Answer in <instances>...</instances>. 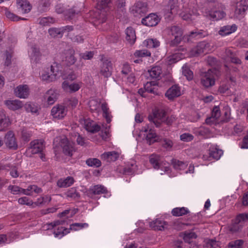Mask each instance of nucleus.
Returning <instances> with one entry per match:
<instances>
[{
    "instance_id": "obj_1",
    "label": "nucleus",
    "mask_w": 248,
    "mask_h": 248,
    "mask_svg": "<svg viewBox=\"0 0 248 248\" xmlns=\"http://www.w3.org/2000/svg\"><path fill=\"white\" fill-rule=\"evenodd\" d=\"M219 71L217 69H210L207 71L201 74V83L206 88L211 87L215 85V76H218Z\"/></svg>"
},
{
    "instance_id": "obj_2",
    "label": "nucleus",
    "mask_w": 248,
    "mask_h": 248,
    "mask_svg": "<svg viewBox=\"0 0 248 248\" xmlns=\"http://www.w3.org/2000/svg\"><path fill=\"white\" fill-rule=\"evenodd\" d=\"M100 74L104 78L110 77L112 75L113 67L112 63L109 59L104 55H100Z\"/></svg>"
},
{
    "instance_id": "obj_3",
    "label": "nucleus",
    "mask_w": 248,
    "mask_h": 248,
    "mask_svg": "<svg viewBox=\"0 0 248 248\" xmlns=\"http://www.w3.org/2000/svg\"><path fill=\"white\" fill-rule=\"evenodd\" d=\"M248 220V214H240L237 215L234 220H232V224L229 227V230L232 233L240 232L242 228L243 224L241 221Z\"/></svg>"
},
{
    "instance_id": "obj_4",
    "label": "nucleus",
    "mask_w": 248,
    "mask_h": 248,
    "mask_svg": "<svg viewBox=\"0 0 248 248\" xmlns=\"http://www.w3.org/2000/svg\"><path fill=\"white\" fill-rule=\"evenodd\" d=\"M159 115L157 112H155L153 113V115H150L148 116V119L151 122H153L156 127H158L161 125V122H165L168 125H170L175 120L174 117L171 116L170 117H167L165 120L164 119V117L165 116V112L162 113V116H160V120H158V117Z\"/></svg>"
},
{
    "instance_id": "obj_5",
    "label": "nucleus",
    "mask_w": 248,
    "mask_h": 248,
    "mask_svg": "<svg viewBox=\"0 0 248 248\" xmlns=\"http://www.w3.org/2000/svg\"><path fill=\"white\" fill-rule=\"evenodd\" d=\"M147 11V3L146 2L138 1L132 7L131 12L134 16L140 17L144 16Z\"/></svg>"
},
{
    "instance_id": "obj_6",
    "label": "nucleus",
    "mask_w": 248,
    "mask_h": 248,
    "mask_svg": "<svg viewBox=\"0 0 248 248\" xmlns=\"http://www.w3.org/2000/svg\"><path fill=\"white\" fill-rule=\"evenodd\" d=\"M4 143L9 149L16 150L18 148V144L15 134L12 131H8L5 134Z\"/></svg>"
},
{
    "instance_id": "obj_7",
    "label": "nucleus",
    "mask_w": 248,
    "mask_h": 248,
    "mask_svg": "<svg viewBox=\"0 0 248 248\" xmlns=\"http://www.w3.org/2000/svg\"><path fill=\"white\" fill-rule=\"evenodd\" d=\"M60 144L63 153L66 155L72 156L73 152L75 151L74 143L69 141L67 138H63L61 140Z\"/></svg>"
},
{
    "instance_id": "obj_8",
    "label": "nucleus",
    "mask_w": 248,
    "mask_h": 248,
    "mask_svg": "<svg viewBox=\"0 0 248 248\" xmlns=\"http://www.w3.org/2000/svg\"><path fill=\"white\" fill-rule=\"evenodd\" d=\"M248 8V0H241L237 2L234 11L235 15L237 17H244L246 11Z\"/></svg>"
},
{
    "instance_id": "obj_9",
    "label": "nucleus",
    "mask_w": 248,
    "mask_h": 248,
    "mask_svg": "<svg viewBox=\"0 0 248 248\" xmlns=\"http://www.w3.org/2000/svg\"><path fill=\"white\" fill-rule=\"evenodd\" d=\"M160 20V19L156 14L152 13L143 18L141 23L146 26L153 27L156 26Z\"/></svg>"
},
{
    "instance_id": "obj_10",
    "label": "nucleus",
    "mask_w": 248,
    "mask_h": 248,
    "mask_svg": "<svg viewBox=\"0 0 248 248\" xmlns=\"http://www.w3.org/2000/svg\"><path fill=\"white\" fill-rule=\"evenodd\" d=\"M205 32L203 31L195 30L191 31L188 35H185L183 36V41L185 42H189L192 41V39L195 38V39H199L205 37L206 35Z\"/></svg>"
},
{
    "instance_id": "obj_11",
    "label": "nucleus",
    "mask_w": 248,
    "mask_h": 248,
    "mask_svg": "<svg viewBox=\"0 0 248 248\" xmlns=\"http://www.w3.org/2000/svg\"><path fill=\"white\" fill-rule=\"evenodd\" d=\"M142 130L145 132L149 131L146 136V140L149 145H151L155 142H159L160 138L157 136L155 133L154 132L153 130L148 125L147 127H145L144 129L143 128Z\"/></svg>"
},
{
    "instance_id": "obj_12",
    "label": "nucleus",
    "mask_w": 248,
    "mask_h": 248,
    "mask_svg": "<svg viewBox=\"0 0 248 248\" xmlns=\"http://www.w3.org/2000/svg\"><path fill=\"white\" fill-rule=\"evenodd\" d=\"M15 95L20 98H26L29 94V89L27 85H20L14 90Z\"/></svg>"
},
{
    "instance_id": "obj_13",
    "label": "nucleus",
    "mask_w": 248,
    "mask_h": 248,
    "mask_svg": "<svg viewBox=\"0 0 248 248\" xmlns=\"http://www.w3.org/2000/svg\"><path fill=\"white\" fill-rule=\"evenodd\" d=\"M51 114L54 118L58 119H62L66 114V108L62 105L54 106L51 109Z\"/></svg>"
},
{
    "instance_id": "obj_14",
    "label": "nucleus",
    "mask_w": 248,
    "mask_h": 248,
    "mask_svg": "<svg viewBox=\"0 0 248 248\" xmlns=\"http://www.w3.org/2000/svg\"><path fill=\"white\" fill-rule=\"evenodd\" d=\"M181 95L179 87L176 85L172 86L166 92L165 96L170 100H173Z\"/></svg>"
},
{
    "instance_id": "obj_15",
    "label": "nucleus",
    "mask_w": 248,
    "mask_h": 248,
    "mask_svg": "<svg viewBox=\"0 0 248 248\" xmlns=\"http://www.w3.org/2000/svg\"><path fill=\"white\" fill-rule=\"evenodd\" d=\"M30 149L32 154H38L43 151L44 148L43 142L39 140H34L31 141L30 144Z\"/></svg>"
},
{
    "instance_id": "obj_16",
    "label": "nucleus",
    "mask_w": 248,
    "mask_h": 248,
    "mask_svg": "<svg viewBox=\"0 0 248 248\" xmlns=\"http://www.w3.org/2000/svg\"><path fill=\"white\" fill-rule=\"evenodd\" d=\"M178 9L177 0H169L167 6L164 10L166 14H175L177 13Z\"/></svg>"
},
{
    "instance_id": "obj_17",
    "label": "nucleus",
    "mask_w": 248,
    "mask_h": 248,
    "mask_svg": "<svg viewBox=\"0 0 248 248\" xmlns=\"http://www.w3.org/2000/svg\"><path fill=\"white\" fill-rule=\"evenodd\" d=\"M237 29L235 24L226 25L220 28L218 34L221 36H225L235 32Z\"/></svg>"
},
{
    "instance_id": "obj_18",
    "label": "nucleus",
    "mask_w": 248,
    "mask_h": 248,
    "mask_svg": "<svg viewBox=\"0 0 248 248\" xmlns=\"http://www.w3.org/2000/svg\"><path fill=\"white\" fill-rule=\"evenodd\" d=\"M16 3L22 13H28L31 10V6L27 0H17Z\"/></svg>"
},
{
    "instance_id": "obj_19",
    "label": "nucleus",
    "mask_w": 248,
    "mask_h": 248,
    "mask_svg": "<svg viewBox=\"0 0 248 248\" xmlns=\"http://www.w3.org/2000/svg\"><path fill=\"white\" fill-rule=\"evenodd\" d=\"M5 104L9 109L13 110L18 109L23 106L22 102L18 100H6L5 101Z\"/></svg>"
},
{
    "instance_id": "obj_20",
    "label": "nucleus",
    "mask_w": 248,
    "mask_h": 248,
    "mask_svg": "<svg viewBox=\"0 0 248 248\" xmlns=\"http://www.w3.org/2000/svg\"><path fill=\"white\" fill-rule=\"evenodd\" d=\"M205 46V42H200L196 47L191 50L190 55L193 57H196L203 53L204 51Z\"/></svg>"
},
{
    "instance_id": "obj_21",
    "label": "nucleus",
    "mask_w": 248,
    "mask_h": 248,
    "mask_svg": "<svg viewBox=\"0 0 248 248\" xmlns=\"http://www.w3.org/2000/svg\"><path fill=\"white\" fill-rule=\"evenodd\" d=\"M74 54L75 51L72 49H69L66 53L64 61L67 66L72 65L76 62L77 58L75 57Z\"/></svg>"
},
{
    "instance_id": "obj_22",
    "label": "nucleus",
    "mask_w": 248,
    "mask_h": 248,
    "mask_svg": "<svg viewBox=\"0 0 248 248\" xmlns=\"http://www.w3.org/2000/svg\"><path fill=\"white\" fill-rule=\"evenodd\" d=\"M74 182V179L72 177L68 176L64 179H60L57 183L59 187H67L71 186Z\"/></svg>"
},
{
    "instance_id": "obj_23",
    "label": "nucleus",
    "mask_w": 248,
    "mask_h": 248,
    "mask_svg": "<svg viewBox=\"0 0 248 248\" xmlns=\"http://www.w3.org/2000/svg\"><path fill=\"white\" fill-rule=\"evenodd\" d=\"M226 16V14L223 11L216 10L209 12L208 16L213 20H218L222 19Z\"/></svg>"
},
{
    "instance_id": "obj_24",
    "label": "nucleus",
    "mask_w": 248,
    "mask_h": 248,
    "mask_svg": "<svg viewBox=\"0 0 248 248\" xmlns=\"http://www.w3.org/2000/svg\"><path fill=\"white\" fill-rule=\"evenodd\" d=\"M126 39L131 44L135 42L136 36L135 31L131 27H128L126 30Z\"/></svg>"
},
{
    "instance_id": "obj_25",
    "label": "nucleus",
    "mask_w": 248,
    "mask_h": 248,
    "mask_svg": "<svg viewBox=\"0 0 248 248\" xmlns=\"http://www.w3.org/2000/svg\"><path fill=\"white\" fill-rule=\"evenodd\" d=\"M149 162L155 169H159L160 167V156L158 155L152 154L149 157Z\"/></svg>"
},
{
    "instance_id": "obj_26",
    "label": "nucleus",
    "mask_w": 248,
    "mask_h": 248,
    "mask_svg": "<svg viewBox=\"0 0 248 248\" xmlns=\"http://www.w3.org/2000/svg\"><path fill=\"white\" fill-rule=\"evenodd\" d=\"M85 128L88 131L92 133L98 132L100 129V126L95 124H92L88 121H85Z\"/></svg>"
},
{
    "instance_id": "obj_27",
    "label": "nucleus",
    "mask_w": 248,
    "mask_h": 248,
    "mask_svg": "<svg viewBox=\"0 0 248 248\" xmlns=\"http://www.w3.org/2000/svg\"><path fill=\"white\" fill-rule=\"evenodd\" d=\"M57 74L55 73L54 68L53 66H51L50 73L43 74L42 76V79L44 80H46L47 82H52L56 80Z\"/></svg>"
},
{
    "instance_id": "obj_28",
    "label": "nucleus",
    "mask_w": 248,
    "mask_h": 248,
    "mask_svg": "<svg viewBox=\"0 0 248 248\" xmlns=\"http://www.w3.org/2000/svg\"><path fill=\"white\" fill-rule=\"evenodd\" d=\"M164 225H166L165 221L156 219L150 223V226L155 231H162L164 230Z\"/></svg>"
},
{
    "instance_id": "obj_29",
    "label": "nucleus",
    "mask_w": 248,
    "mask_h": 248,
    "mask_svg": "<svg viewBox=\"0 0 248 248\" xmlns=\"http://www.w3.org/2000/svg\"><path fill=\"white\" fill-rule=\"evenodd\" d=\"M50 5V0H40L37 6L38 11L40 13L46 12Z\"/></svg>"
},
{
    "instance_id": "obj_30",
    "label": "nucleus",
    "mask_w": 248,
    "mask_h": 248,
    "mask_svg": "<svg viewBox=\"0 0 248 248\" xmlns=\"http://www.w3.org/2000/svg\"><path fill=\"white\" fill-rule=\"evenodd\" d=\"M102 156L108 161H115L119 157V155L115 152H109L104 153Z\"/></svg>"
},
{
    "instance_id": "obj_31",
    "label": "nucleus",
    "mask_w": 248,
    "mask_h": 248,
    "mask_svg": "<svg viewBox=\"0 0 248 248\" xmlns=\"http://www.w3.org/2000/svg\"><path fill=\"white\" fill-rule=\"evenodd\" d=\"M150 77L152 78H157L159 77L162 73L161 68L160 66H156L152 67L150 70L148 71Z\"/></svg>"
},
{
    "instance_id": "obj_32",
    "label": "nucleus",
    "mask_w": 248,
    "mask_h": 248,
    "mask_svg": "<svg viewBox=\"0 0 248 248\" xmlns=\"http://www.w3.org/2000/svg\"><path fill=\"white\" fill-rule=\"evenodd\" d=\"M90 191L94 195H99L107 192V189L101 185L94 186L93 188L90 189Z\"/></svg>"
},
{
    "instance_id": "obj_33",
    "label": "nucleus",
    "mask_w": 248,
    "mask_h": 248,
    "mask_svg": "<svg viewBox=\"0 0 248 248\" xmlns=\"http://www.w3.org/2000/svg\"><path fill=\"white\" fill-rule=\"evenodd\" d=\"M78 12L79 11L75 10L74 7L66 10L64 12V18L66 20H71L73 19Z\"/></svg>"
},
{
    "instance_id": "obj_34",
    "label": "nucleus",
    "mask_w": 248,
    "mask_h": 248,
    "mask_svg": "<svg viewBox=\"0 0 248 248\" xmlns=\"http://www.w3.org/2000/svg\"><path fill=\"white\" fill-rule=\"evenodd\" d=\"M144 45L148 48H155L159 46V42L156 39H148L143 42Z\"/></svg>"
},
{
    "instance_id": "obj_35",
    "label": "nucleus",
    "mask_w": 248,
    "mask_h": 248,
    "mask_svg": "<svg viewBox=\"0 0 248 248\" xmlns=\"http://www.w3.org/2000/svg\"><path fill=\"white\" fill-rule=\"evenodd\" d=\"M86 164L90 166L95 168H98L101 166V161L96 158H90L86 160Z\"/></svg>"
},
{
    "instance_id": "obj_36",
    "label": "nucleus",
    "mask_w": 248,
    "mask_h": 248,
    "mask_svg": "<svg viewBox=\"0 0 248 248\" xmlns=\"http://www.w3.org/2000/svg\"><path fill=\"white\" fill-rule=\"evenodd\" d=\"M8 189L13 194H17L20 192H22L26 195H30L29 193L26 192V189H22L17 186H9Z\"/></svg>"
},
{
    "instance_id": "obj_37",
    "label": "nucleus",
    "mask_w": 248,
    "mask_h": 248,
    "mask_svg": "<svg viewBox=\"0 0 248 248\" xmlns=\"http://www.w3.org/2000/svg\"><path fill=\"white\" fill-rule=\"evenodd\" d=\"M170 32L172 36H182L183 34V30L178 26H173L170 28Z\"/></svg>"
},
{
    "instance_id": "obj_38",
    "label": "nucleus",
    "mask_w": 248,
    "mask_h": 248,
    "mask_svg": "<svg viewBox=\"0 0 248 248\" xmlns=\"http://www.w3.org/2000/svg\"><path fill=\"white\" fill-rule=\"evenodd\" d=\"M197 237V235L194 232H185L183 233V239L185 242L190 243L191 239H195Z\"/></svg>"
},
{
    "instance_id": "obj_39",
    "label": "nucleus",
    "mask_w": 248,
    "mask_h": 248,
    "mask_svg": "<svg viewBox=\"0 0 248 248\" xmlns=\"http://www.w3.org/2000/svg\"><path fill=\"white\" fill-rule=\"evenodd\" d=\"M159 143L163 148L167 150L171 149L173 145L172 141L168 139L160 138Z\"/></svg>"
},
{
    "instance_id": "obj_40",
    "label": "nucleus",
    "mask_w": 248,
    "mask_h": 248,
    "mask_svg": "<svg viewBox=\"0 0 248 248\" xmlns=\"http://www.w3.org/2000/svg\"><path fill=\"white\" fill-rule=\"evenodd\" d=\"M182 69L183 74L184 76L186 77L188 80H191L193 78V74L192 71L186 65L183 66Z\"/></svg>"
},
{
    "instance_id": "obj_41",
    "label": "nucleus",
    "mask_w": 248,
    "mask_h": 248,
    "mask_svg": "<svg viewBox=\"0 0 248 248\" xmlns=\"http://www.w3.org/2000/svg\"><path fill=\"white\" fill-rule=\"evenodd\" d=\"M89 106L92 112L97 111L100 108V102L96 99H92L89 102Z\"/></svg>"
},
{
    "instance_id": "obj_42",
    "label": "nucleus",
    "mask_w": 248,
    "mask_h": 248,
    "mask_svg": "<svg viewBox=\"0 0 248 248\" xmlns=\"http://www.w3.org/2000/svg\"><path fill=\"white\" fill-rule=\"evenodd\" d=\"M243 244L244 241L243 240H236L229 242L227 247L228 248H242L241 247Z\"/></svg>"
},
{
    "instance_id": "obj_43",
    "label": "nucleus",
    "mask_w": 248,
    "mask_h": 248,
    "mask_svg": "<svg viewBox=\"0 0 248 248\" xmlns=\"http://www.w3.org/2000/svg\"><path fill=\"white\" fill-rule=\"evenodd\" d=\"M96 1L97 9L102 11V10L108 6V4L111 2V0H96Z\"/></svg>"
},
{
    "instance_id": "obj_44",
    "label": "nucleus",
    "mask_w": 248,
    "mask_h": 248,
    "mask_svg": "<svg viewBox=\"0 0 248 248\" xmlns=\"http://www.w3.org/2000/svg\"><path fill=\"white\" fill-rule=\"evenodd\" d=\"M171 213L173 216L179 217L186 214L187 213V210L184 207L176 208L172 210Z\"/></svg>"
},
{
    "instance_id": "obj_45",
    "label": "nucleus",
    "mask_w": 248,
    "mask_h": 248,
    "mask_svg": "<svg viewBox=\"0 0 248 248\" xmlns=\"http://www.w3.org/2000/svg\"><path fill=\"white\" fill-rule=\"evenodd\" d=\"M9 119L6 118V116L4 112L0 111V126L5 127L8 125Z\"/></svg>"
},
{
    "instance_id": "obj_46",
    "label": "nucleus",
    "mask_w": 248,
    "mask_h": 248,
    "mask_svg": "<svg viewBox=\"0 0 248 248\" xmlns=\"http://www.w3.org/2000/svg\"><path fill=\"white\" fill-rule=\"evenodd\" d=\"M144 89L146 92L152 93L155 94H158L157 93V89L151 85V83H146L144 85Z\"/></svg>"
},
{
    "instance_id": "obj_47",
    "label": "nucleus",
    "mask_w": 248,
    "mask_h": 248,
    "mask_svg": "<svg viewBox=\"0 0 248 248\" xmlns=\"http://www.w3.org/2000/svg\"><path fill=\"white\" fill-rule=\"evenodd\" d=\"M5 15L7 18L11 19L12 21H18L19 19L24 20V18H21L15 15L13 13H12L9 11L6 10L5 12Z\"/></svg>"
},
{
    "instance_id": "obj_48",
    "label": "nucleus",
    "mask_w": 248,
    "mask_h": 248,
    "mask_svg": "<svg viewBox=\"0 0 248 248\" xmlns=\"http://www.w3.org/2000/svg\"><path fill=\"white\" fill-rule=\"evenodd\" d=\"M227 53V55L230 57L231 61L232 62L235 64H241V61L238 58L234 57L232 52L231 50H228Z\"/></svg>"
},
{
    "instance_id": "obj_49",
    "label": "nucleus",
    "mask_w": 248,
    "mask_h": 248,
    "mask_svg": "<svg viewBox=\"0 0 248 248\" xmlns=\"http://www.w3.org/2000/svg\"><path fill=\"white\" fill-rule=\"evenodd\" d=\"M171 163L175 169L181 170L185 166V164L183 162L175 159H172L171 160Z\"/></svg>"
},
{
    "instance_id": "obj_50",
    "label": "nucleus",
    "mask_w": 248,
    "mask_h": 248,
    "mask_svg": "<svg viewBox=\"0 0 248 248\" xmlns=\"http://www.w3.org/2000/svg\"><path fill=\"white\" fill-rule=\"evenodd\" d=\"M222 154L223 151L222 150L216 149L215 150L210 152V155L213 158L217 160L219 159Z\"/></svg>"
},
{
    "instance_id": "obj_51",
    "label": "nucleus",
    "mask_w": 248,
    "mask_h": 248,
    "mask_svg": "<svg viewBox=\"0 0 248 248\" xmlns=\"http://www.w3.org/2000/svg\"><path fill=\"white\" fill-rule=\"evenodd\" d=\"M182 40L183 41V36H174V38L169 42V45L171 47L176 46L179 44Z\"/></svg>"
},
{
    "instance_id": "obj_52",
    "label": "nucleus",
    "mask_w": 248,
    "mask_h": 248,
    "mask_svg": "<svg viewBox=\"0 0 248 248\" xmlns=\"http://www.w3.org/2000/svg\"><path fill=\"white\" fill-rule=\"evenodd\" d=\"M53 22L52 18L43 17L39 19V23L43 26L49 25L50 23Z\"/></svg>"
},
{
    "instance_id": "obj_53",
    "label": "nucleus",
    "mask_w": 248,
    "mask_h": 248,
    "mask_svg": "<svg viewBox=\"0 0 248 248\" xmlns=\"http://www.w3.org/2000/svg\"><path fill=\"white\" fill-rule=\"evenodd\" d=\"M136 57H143L145 56H150L151 53L146 50H137L134 54Z\"/></svg>"
},
{
    "instance_id": "obj_54",
    "label": "nucleus",
    "mask_w": 248,
    "mask_h": 248,
    "mask_svg": "<svg viewBox=\"0 0 248 248\" xmlns=\"http://www.w3.org/2000/svg\"><path fill=\"white\" fill-rule=\"evenodd\" d=\"M66 195L68 197L70 198H78L79 197V194L77 191V190L72 188L69 189L66 193Z\"/></svg>"
},
{
    "instance_id": "obj_55",
    "label": "nucleus",
    "mask_w": 248,
    "mask_h": 248,
    "mask_svg": "<svg viewBox=\"0 0 248 248\" xmlns=\"http://www.w3.org/2000/svg\"><path fill=\"white\" fill-rule=\"evenodd\" d=\"M67 105L72 108H75L78 103V100L76 97H71L67 100Z\"/></svg>"
},
{
    "instance_id": "obj_56",
    "label": "nucleus",
    "mask_w": 248,
    "mask_h": 248,
    "mask_svg": "<svg viewBox=\"0 0 248 248\" xmlns=\"http://www.w3.org/2000/svg\"><path fill=\"white\" fill-rule=\"evenodd\" d=\"M193 138V136L189 133H184L180 136V140L186 142L191 141Z\"/></svg>"
},
{
    "instance_id": "obj_57",
    "label": "nucleus",
    "mask_w": 248,
    "mask_h": 248,
    "mask_svg": "<svg viewBox=\"0 0 248 248\" xmlns=\"http://www.w3.org/2000/svg\"><path fill=\"white\" fill-rule=\"evenodd\" d=\"M220 116V111L219 108L217 106H215L212 110V117L215 119H218Z\"/></svg>"
},
{
    "instance_id": "obj_58",
    "label": "nucleus",
    "mask_w": 248,
    "mask_h": 248,
    "mask_svg": "<svg viewBox=\"0 0 248 248\" xmlns=\"http://www.w3.org/2000/svg\"><path fill=\"white\" fill-rule=\"evenodd\" d=\"M119 38V35L117 33H113L108 36V40L109 43H116Z\"/></svg>"
},
{
    "instance_id": "obj_59",
    "label": "nucleus",
    "mask_w": 248,
    "mask_h": 248,
    "mask_svg": "<svg viewBox=\"0 0 248 248\" xmlns=\"http://www.w3.org/2000/svg\"><path fill=\"white\" fill-rule=\"evenodd\" d=\"M26 109L28 112H31L32 113H37L38 109L37 107L34 105L28 104L26 105Z\"/></svg>"
},
{
    "instance_id": "obj_60",
    "label": "nucleus",
    "mask_w": 248,
    "mask_h": 248,
    "mask_svg": "<svg viewBox=\"0 0 248 248\" xmlns=\"http://www.w3.org/2000/svg\"><path fill=\"white\" fill-rule=\"evenodd\" d=\"M49 34L52 37H55L58 34H61L60 28H51L48 30Z\"/></svg>"
},
{
    "instance_id": "obj_61",
    "label": "nucleus",
    "mask_w": 248,
    "mask_h": 248,
    "mask_svg": "<svg viewBox=\"0 0 248 248\" xmlns=\"http://www.w3.org/2000/svg\"><path fill=\"white\" fill-rule=\"evenodd\" d=\"M88 226V224L86 223H75L70 225L69 230H77V229L75 228L74 227H80V228H82L85 227H87Z\"/></svg>"
},
{
    "instance_id": "obj_62",
    "label": "nucleus",
    "mask_w": 248,
    "mask_h": 248,
    "mask_svg": "<svg viewBox=\"0 0 248 248\" xmlns=\"http://www.w3.org/2000/svg\"><path fill=\"white\" fill-rule=\"evenodd\" d=\"M130 72V68L128 63H124L123 65L122 70V73L124 75H127Z\"/></svg>"
},
{
    "instance_id": "obj_63",
    "label": "nucleus",
    "mask_w": 248,
    "mask_h": 248,
    "mask_svg": "<svg viewBox=\"0 0 248 248\" xmlns=\"http://www.w3.org/2000/svg\"><path fill=\"white\" fill-rule=\"evenodd\" d=\"M28 201L29 199L26 197L20 198L18 200L19 203L21 204L31 205V201H30V202Z\"/></svg>"
},
{
    "instance_id": "obj_64",
    "label": "nucleus",
    "mask_w": 248,
    "mask_h": 248,
    "mask_svg": "<svg viewBox=\"0 0 248 248\" xmlns=\"http://www.w3.org/2000/svg\"><path fill=\"white\" fill-rule=\"evenodd\" d=\"M241 147L243 149L248 148V136H245L244 137Z\"/></svg>"
}]
</instances>
